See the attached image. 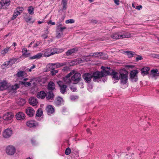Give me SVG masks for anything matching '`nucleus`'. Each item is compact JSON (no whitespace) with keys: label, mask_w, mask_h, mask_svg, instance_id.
<instances>
[{"label":"nucleus","mask_w":159,"mask_h":159,"mask_svg":"<svg viewBox=\"0 0 159 159\" xmlns=\"http://www.w3.org/2000/svg\"><path fill=\"white\" fill-rule=\"evenodd\" d=\"M103 71H97L93 72L92 75L93 78V80L95 81L97 80H99L102 77H104L110 74L109 70L110 68L109 67H105L102 66L101 67Z\"/></svg>","instance_id":"obj_1"},{"label":"nucleus","mask_w":159,"mask_h":159,"mask_svg":"<svg viewBox=\"0 0 159 159\" xmlns=\"http://www.w3.org/2000/svg\"><path fill=\"white\" fill-rule=\"evenodd\" d=\"M64 51L62 48H49L45 49L43 51L42 54L45 57H49L55 54L61 53Z\"/></svg>","instance_id":"obj_2"},{"label":"nucleus","mask_w":159,"mask_h":159,"mask_svg":"<svg viewBox=\"0 0 159 159\" xmlns=\"http://www.w3.org/2000/svg\"><path fill=\"white\" fill-rule=\"evenodd\" d=\"M131 34H127L126 33L117 32L111 35V37L113 39H120L129 38L130 37Z\"/></svg>","instance_id":"obj_3"},{"label":"nucleus","mask_w":159,"mask_h":159,"mask_svg":"<svg viewBox=\"0 0 159 159\" xmlns=\"http://www.w3.org/2000/svg\"><path fill=\"white\" fill-rule=\"evenodd\" d=\"M61 24L57 26L56 29V37L58 38H60L63 35L64 30L66 29V28L65 27H61Z\"/></svg>","instance_id":"obj_4"},{"label":"nucleus","mask_w":159,"mask_h":159,"mask_svg":"<svg viewBox=\"0 0 159 159\" xmlns=\"http://www.w3.org/2000/svg\"><path fill=\"white\" fill-rule=\"evenodd\" d=\"M81 79V75L80 73L78 72L74 73L71 77L72 82L74 84H76L80 81Z\"/></svg>","instance_id":"obj_5"},{"label":"nucleus","mask_w":159,"mask_h":159,"mask_svg":"<svg viewBox=\"0 0 159 159\" xmlns=\"http://www.w3.org/2000/svg\"><path fill=\"white\" fill-rule=\"evenodd\" d=\"M128 74V72L126 71H124L123 72L120 73L121 82L123 84H125L127 83Z\"/></svg>","instance_id":"obj_6"},{"label":"nucleus","mask_w":159,"mask_h":159,"mask_svg":"<svg viewBox=\"0 0 159 159\" xmlns=\"http://www.w3.org/2000/svg\"><path fill=\"white\" fill-rule=\"evenodd\" d=\"M16 150V148L14 146L9 145L7 147L6 152L8 155H12L15 153Z\"/></svg>","instance_id":"obj_7"},{"label":"nucleus","mask_w":159,"mask_h":159,"mask_svg":"<svg viewBox=\"0 0 159 159\" xmlns=\"http://www.w3.org/2000/svg\"><path fill=\"white\" fill-rule=\"evenodd\" d=\"M10 0H2L0 2V8H7L10 4Z\"/></svg>","instance_id":"obj_8"},{"label":"nucleus","mask_w":159,"mask_h":159,"mask_svg":"<svg viewBox=\"0 0 159 159\" xmlns=\"http://www.w3.org/2000/svg\"><path fill=\"white\" fill-rule=\"evenodd\" d=\"M57 84L60 87V92L61 93L64 94L66 92V90L67 88V86L63 84L62 81H60L58 82Z\"/></svg>","instance_id":"obj_9"},{"label":"nucleus","mask_w":159,"mask_h":159,"mask_svg":"<svg viewBox=\"0 0 159 159\" xmlns=\"http://www.w3.org/2000/svg\"><path fill=\"white\" fill-rule=\"evenodd\" d=\"M138 73V71L137 70L132 71L130 73V78L132 80H134V81L135 82L137 81L138 80L137 76V74Z\"/></svg>","instance_id":"obj_10"},{"label":"nucleus","mask_w":159,"mask_h":159,"mask_svg":"<svg viewBox=\"0 0 159 159\" xmlns=\"http://www.w3.org/2000/svg\"><path fill=\"white\" fill-rule=\"evenodd\" d=\"M12 134V131L10 128H7L5 129L3 133V136L5 138L10 137Z\"/></svg>","instance_id":"obj_11"},{"label":"nucleus","mask_w":159,"mask_h":159,"mask_svg":"<svg viewBox=\"0 0 159 159\" xmlns=\"http://www.w3.org/2000/svg\"><path fill=\"white\" fill-rule=\"evenodd\" d=\"M13 115L11 112H7L5 113L3 116V119L4 120H11L13 117Z\"/></svg>","instance_id":"obj_12"},{"label":"nucleus","mask_w":159,"mask_h":159,"mask_svg":"<svg viewBox=\"0 0 159 159\" xmlns=\"http://www.w3.org/2000/svg\"><path fill=\"white\" fill-rule=\"evenodd\" d=\"M46 110L48 115H50L54 112L55 109L52 105H47L46 108Z\"/></svg>","instance_id":"obj_13"},{"label":"nucleus","mask_w":159,"mask_h":159,"mask_svg":"<svg viewBox=\"0 0 159 159\" xmlns=\"http://www.w3.org/2000/svg\"><path fill=\"white\" fill-rule=\"evenodd\" d=\"M25 112L30 117L33 116L35 113L33 108L31 107H28L26 110Z\"/></svg>","instance_id":"obj_14"},{"label":"nucleus","mask_w":159,"mask_h":159,"mask_svg":"<svg viewBox=\"0 0 159 159\" xmlns=\"http://www.w3.org/2000/svg\"><path fill=\"white\" fill-rule=\"evenodd\" d=\"M26 125L30 127H36L38 125L37 122L33 120H29L27 121L26 123Z\"/></svg>","instance_id":"obj_15"},{"label":"nucleus","mask_w":159,"mask_h":159,"mask_svg":"<svg viewBox=\"0 0 159 159\" xmlns=\"http://www.w3.org/2000/svg\"><path fill=\"white\" fill-rule=\"evenodd\" d=\"M83 77L86 82H89L93 77V75L90 73H86L84 74Z\"/></svg>","instance_id":"obj_16"},{"label":"nucleus","mask_w":159,"mask_h":159,"mask_svg":"<svg viewBox=\"0 0 159 159\" xmlns=\"http://www.w3.org/2000/svg\"><path fill=\"white\" fill-rule=\"evenodd\" d=\"M111 69L109 70L110 74L108 75H111L112 76V78L116 80H119L120 79V75L117 72H116L114 70L111 73L110 71Z\"/></svg>","instance_id":"obj_17"},{"label":"nucleus","mask_w":159,"mask_h":159,"mask_svg":"<svg viewBox=\"0 0 159 159\" xmlns=\"http://www.w3.org/2000/svg\"><path fill=\"white\" fill-rule=\"evenodd\" d=\"M16 116L17 120H22L25 119V116L23 113L19 112L16 114Z\"/></svg>","instance_id":"obj_18"},{"label":"nucleus","mask_w":159,"mask_h":159,"mask_svg":"<svg viewBox=\"0 0 159 159\" xmlns=\"http://www.w3.org/2000/svg\"><path fill=\"white\" fill-rule=\"evenodd\" d=\"M63 99L62 98L58 97L56 98L54 102L56 106H58L63 103Z\"/></svg>","instance_id":"obj_19"},{"label":"nucleus","mask_w":159,"mask_h":159,"mask_svg":"<svg viewBox=\"0 0 159 159\" xmlns=\"http://www.w3.org/2000/svg\"><path fill=\"white\" fill-rule=\"evenodd\" d=\"M29 103L33 106L37 105L38 103L37 100L35 98L32 97L29 100Z\"/></svg>","instance_id":"obj_20"},{"label":"nucleus","mask_w":159,"mask_h":159,"mask_svg":"<svg viewBox=\"0 0 159 159\" xmlns=\"http://www.w3.org/2000/svg\"><path fill=\"white\" fill-rule=\"evenodd\" d=\"M47 94L45 92L41 91L38 93L37 97L38 98L43 99L46 96Z\"/></svg>","instance_id":"obj_21"},{"label":"nucleus","mask_w":159,"mask_h":159,"mask_svg":"<svg viewBox=\"0 0 159 159\" xmlns=\"http://www.w3.org/2000/svg\"><path fill=\"white\" fill-rule=\"evenodd\" d=\"M8 88L7 83L6 81H3L0 83V90H3Z\"/></svg>","instance_id":"obj_22"},{"label":"nucleus","mask_w":159,"mask_h":159,"mask_svg":"<svg viewBox=\"0 0 159 159\" xmlns=\"http://www.w3.org/2000/svg\"><path fill=\"white\" fill-rule=\"evenodd\" d=\"M150 70V68L148 67H144L141 69L142 75L144 76L148 74V71Z\"/></svg>","instance_id":"obj_23"},{"label":"nucleus","mask_w":159,"mask_h":159,"mask_svg":"<svg viewBox=\"0 0 159 159\" xmlns=\"http://www.w3.org/2000/svg\"><path fill=\"white\" fill-rule=\"evenodd\" d=\"M55 84L52 81L49 82L48 85V89L49 91H52L55 89Z\"/></svg>","instance_id":"obj_24"},{"label":"nucleus","mask_w":159,"mask_h":159,"mask_svg":"<svg viewBox=\"0 0 159 159\" xmlns=\"http://www.w3.org/2000/svg\"><path fill=\"white\" fill-rule=\"evenodd\" d=\"M66 65V63H55L54 64H52L51 66L50 64H48L47 65L48 66H51V69H53V68L52 67V66L53 65H56V66L57 68H59L61 66H64Z\"/></svg>","instance_id":"obj_25"},{"label":"nucleus","mask_w":159,"mask_h":159,"mask_svg":"<svg viewBox=\"0 0 159 159\" xmlns=\"http://www.w3.org/2000/svg\"><path fill=\"white\" fill-rule=\"evenodd\" d=\"M124 53H126L129 58H131L136 55L134 52L131 51H126L124 52Z\"/></svg>","instance_id":"obj_26"},{"label":"nucleus","mask_w":159,"mask_h":159,"mask_svg":"<svg viewBox=\"0 0 159 159\" xmlns=\"http://www.w3.org/2000/svg\"><path fill=\"white\" fill-rule=\"evenodd\" d=\"M46 94V99L47 100H53L54 97V95L52 92H48Z\"/></svg>","instance_id":"obj_27"},{"label":"nucleus","mask_w":159,"mask_h":159,"mask_svg":"<svg viewBox=\"0 0 159 159\" xmlns=\"http://www.w3.org/2000/svg\"><path fill=\"white\" fill-rule=\"evenodd\" d=\"M77 51V50L75 48H73L70 50H69L67 51L66 54L67 56L71 55L72 54L74 53Z\"/></svg>","instance_id":"obj_28"},{"label":"nucleus","mask_w":159,"mask_h":159,"mask_svg":"<svg viewBox=\"0 0 159 159\" xmlns=\"http://www.w3.org/2000/svg\"><path fill=\"white\" fill-rule=\"evenodd\" d=\"M42 54L40 53H38L33 56L30 57L29 59L32 60L34 59H39L42 57Z\"/></svg>","instance_id":"obj_29"},{"label":"nucleus","mask_w":159,"mask_h":159,"mask_svg":"<svg viewBox=\"0 0 159 159\" xmlns=\"http://www.w3.org/2000/svg\"><path fill=\"white\" fill-rule=\"evenodd\" d=\"M67 0H62L61 5L62 7V10H65L67 9Z\"/></svg>","instance_id":"obj_30"},{"label":"nucleus","mask_w":159,"mask_h":159,"mask_svg":"<svg viewBox=\"0 0 159 159\" xmlns=\"http://www.w3.org/2000/svg\"><path fill=\"white\" fill-rule=\"evenodd\" d=\"M17 102L18 105L23 106L25 104L26 102L24 99L20 98L17 100Z\"/></svg>","instance_id":"obj_31"},{"label":"nucleus","mask_w":159,"mask_h":159,"mask_svg":"<svg viewBox=\"0 0 159 159\" xmlns=\"http://www.w3.org/2000/svg\"><path fill=\"white\" fill-rule=\"evenodd\" d=\"M25 21L29 23L32 24L34 22V20L32 19L30 15L27 17H25Z\"/></svg>","instance_id":"obj_32"},{"label":"nucleus","mask_w":159,"mask_h":159,"mask_svg":"<svg viewBox=\"0 0 159 159\" xmlns=\"http://www.w3.org/2000/svg\"><path fill=\"white\" fill-rule=\"evenodd\" d=\"M25 71H18L16 74V76L18 77H23L26 74Z\"/></svg>","instance_id":"obj_33"},{"label":"nucleus","mask_w":159,"mask_h":159,"mask_svg":"<svg viewBox=\"0 0 159 159\" xmlns=\"http://www.w3.org/2000/svg\"><path fill=\"white\" fill-rule=\"evenodd\" d=\"M10 50V47H7L2 50L1 51V54L3 55H5Z\"/></svg>","instance_id":"obj_34"},{"label":"nucleus","mask_w":159,"mask_h":159,"mask_svg":"<svg viewBox=\"0 0 159 159\" xmlns=\"http://www.w3.org/2000/svg\"><path fill=\"white\" fill-rule=\"evenodd\" d=\"M10 65L7 61H6L2 65L1 67L2 69H5L9 67Z\"/></svg>","instance_id":"obj_35"},{"label":"nucleus","mask_w":159,"mask_h":159,"mask_svg":"<svg viewBox=\"0 0 159 159\" xmlns=\"http://www.w3.org/2000/svg\"><path fill=\"white\" fill-rule=\"evenodd\" d=\"M43 114V111L42 108H39L36 111V115L38 117H40Z\"/></svg>","instance_id":"obj_36"},{"label":"nucleus","mask_w":159,"mask_h":159,"mask_svg":"<svg viewBox=\"0 0 159 159\" xmlns=\"http://www.w3.org/2000/svg\"><path fill=\"white\" fill-rule=\"evenodd\" d=\"M23 10V8L22 7H17L15 11L20 15L22 13Z\"/></svg>","instance_id":"obj_37"},{"label":"nucleus","mask_w":159,"mask_h":159,"mask_svg":"<svg viewBox=\"0 0 159 159\" xmlns=\"http://www.w3.org/2000/svg\"><path fill=\"white\" fill-rule=\"evenodd\" d=\"M63 80L65 83L66 84H69L72 81L71 79H70V78H68L66 77L63 78Z\"/></svg>","instance_id":"obj_38"},{"label":"nucleus","mask_w":159,"mask_h":159,"mask_svg":"<svg viewBox=\"0 0 159 159\" xmlns=\"http://www.w3.org/2000/svg\"><path fill=\"white\" fill-rule=\"evenodd\" d=\"M134 153L131 154H126L125 155V157L127 159H134L132 155H134Z\"/></svg>","instance_id":"obj_39"},{"label":"nucleus","mask_w":159,"mask_h":159,"mask_svg":"<svg viewBox=\"0 0 159 159\" xmlns=\"http://www.w3.org/2000/svg\"><path fill=\"white\" fill-rule=\"evenodd\" d=\"M28 11L30 15H33L34 13V8L32 6L29 7Z\"/></svg>","instance_id":"obj_40"},{"label":"nucleus","mask_w":159,"mask_h":159,"mask_svg":"<svg viewBox=\"0 0 159 159\" xmlns=\"http://www.w3.org/2000/svg\"><path fill=\"white\" fill-rule=\"evenodd\" d=\"M71 149L70 148L68 147L66 149L65 152V153L66 155H68L71 153Z\"/></svg>","instance_id":"obj_41"},{"label":"nucleus","mask_w":159,"mask_h":159,"mask_svg":"<svg viewBox=\"0 0 159 159\" xmlns=\"http://www.w3.org/2000/svg\"><path fill=\"white\" fill-rule=\"evenodd\" d=\"M135 55L137 56V57L135 58V60L136 61H139L143 59L142 57L141 56L136 54Z\"/></svg>","instance_id":"obj_42"},{"label":"nucleus","mask_w":159,"mask_h":159,"mask_svg":"<svg viewBox=\"0 0 159 159\" xmlns=\"http://www.w3.org/2000/svg\"><path fill=\"white\" fill-rule=\"evenodd\" d=\"M75 22V20L73 19H70L67 20L65 21V23L66 24L68 23H73Z\"/></svg>","instance_id":"obj_43"},{"label":"nucleus","mask_w":159,"mask_h":159,"mask_svg":"<svg viewBox=\"0 0 159 159\" xmlns=\"http://www.w3.org/2000/svg\"><path fill=\"white\" fill-rule=\"evenodd\" d=\"M19 15V14H18V13H16V12L15 11L13 14V16L11 18V20H14L16 18V17L17 16H18Z\"/></svg>","instance_id":"obj_44"},{"label":"nucleus","mask_w":159,"mask_h":159,"mask_svg":"<svg viewBox=\"0 0 159 159\" xmlns=\"http://www.w3.org/2000/svg\"><path fill=\"white\" fill-rule=\"evenodd\" d=\"M75 73V71L73 70L71 72H70L69 74H67L65 77H67V78H70V76H71L72 75L74 74Z\"/></svg>","instance_id":"obj_45"},{"label":"nucleus","mask_w":159,"mask_h":159,"mask_svg":"<svg viewBox=\"0 0 159 159\" xmlns=\"http://www.w3.org/2000/svg\"><path fill=\"white\" fill-rule=\"evenodd\" d=\"M7 61L9 63L10 66H11L12 65L14 64L15 63V61L14 59H11L9 61Z\"/></svg>","instance_id":"obj_46"},{"label":"nucleus","mask_w":159,"mask_h":159,"mask_svg":"<svg viewBox=\"0 0 159 159\" xmlns=\"http://www.w3.org/2000/svg\"><path fill=\"white\" fill-rule=\"evenodd\" d=\"M158 71V70L157 69H153L151 70V72L153 75H155V74H157Z\"/></svg>","instance_id":"obj_47"},{"label":"nucleus","mask_w":159,"mask_h":159,"mask_svg":"<svg viewBox=\"0 0 159 159\" xmlns=\"http://www.w3.org/2000/svg\"><path fill=\"white\" fill-rule=\"evenodd\" d=\"M58 71L56 70H53L51 71V74L52 75H54L56 74L57 73Z\"/></svg>","instance_id":"obj_48"},{"label":"nucleus","mask_w":159,"mask_h":159,"mask_svg":"<svg viewBox=\"0 0 159 159\" xmlns=\"http://www.w3.org/2000/svg\"><path fill=\"white\" fill-rule=\"evenodd\" d=\"M30 55V54L29 53H24V54H22V55L23 56H24L26 57H29Z\"/></svg>","instance_id":"obj_49"},{"label":"nucleus","mask_w":159,"mask_h":159,"mask_svg":"<svg viewBox=\"0 0 159 159\" xmlns=\"http://www.w3.org/2000/svg\"><path fill=\"white\" fill-rule=\"evenodd\" d=\"M27 50L26 48H24L22 51V54H24V53H27Z\"/></svg>","instance_id":"obj_50"},{"label":"nucleus","mask_w":159,"mask_h":159,"mask_svg":"<svg viewBox=\"0 0 159 159\" xmlns=\"http://www.w3.org/2000/svg\"><path fill=\"white\" fill-rule=\"evenodd\" d=\"M115 3L117 5H119V0H114Z\"/></svg>","instance_id":"obj_51"},{"label":"nucleus","mask_w":159,"mask_h":159,"mask_svg":"<svg viewBox=\"0 0 159 159\" xmlns=\"http://www.w3.org/2000/svg\"><path fill=\"white\" fill-rule=\"evenodd\" d=\"M142 8V6L141 5H139L136 6V8L138 10H140Z\"/></svg>","instance_id":"obj_52"},{"label":"nucleus","mask_w":159,"mask_h":159,"mask_svg":"<svg viewBox=\"0 0 159 159\" xmlns=\"http://www.w3.org/2000/svg\"><path fill=\"white\" fill-rule=\"evenodd\" d=\"M48 22V24H51L52 25H54L55 24V22H52L51 20H50Z\"/></svg>","instance_id":"obj_53"},{"label":"nucleus","mask_w":159,"mask_h":159,"mask_svg":"<svg viewBox=\"0 0 159 159\" xmlns=\"http://www.w3.org/2000/svg\"><path fill=\"white\" fill-rule=\"evenodd\" d=\"M42 37H43V38L44 39H46L48 37V36L47 35L45 34L42 35Z\"/></svg>","instance_id":"obj_54"},{"label":"nucleus","mask_w":159,"mask_h":159,"mask_svg":"<svg viewBox=\"0 0 159 159\" xmlns=\"http://www.w3.org/2000/svg\"><path fill=\"white\" fill-rule=\"evenodd\" d=\"M70 89L71 90L73 91V92L75 91L76 90V89L75 88H73L72 87H70Z\"/></svg>","instance_id":"obj_55"},{"label":"nucleus","mask_w":159,"mask_h":159,"mask_svg":"<svg viewBox=\"0 0 159 159\" xmlns=\"http://www.w3.org/2000/svg\"><path fill=\"white\" fill-rule=\"evenodd\" d=\"M20 83L21 84L24 85L25 86L26 85V82L25 81H20Z\"/></svg>","instance_id":"obj_56"},{"label":"nucleus","mask_w":159,"mask_h":159,"mask_svg":"<svg viewBox=\"0 0 159 159\" xmlns=\"http://www.w3.org/2000/svg\"><path fill=\"white\" fill-rule=\"evenodd\" d=\"M31 85V83L30 82H26V85L30 86Z\"/></svg>","instance_id":"obj_57"},{"label":"nucleus","mask_w":159,"mask_h":159,"mask_svg":"<svg viewBox=\"0 0 159 159\" xmlns=\"http://www.w3.org/2000/svg\"><path fill=\"white\" fill-rule=\"evenodd\" d=\"M157 54H152V56L154 57L157 58Z\"/></svg>","instance_id":"obj_58"},{"label":"nucleus","mask_w":159,"mask_h":159,"mask_svg":"<svg viewBox=\"0 0 159 159\" xmlns=\"http://www.w3.org/2000/svg\"><path fill=\"white\" fill-rule=\"evenodd\" d=\"M15 89H17V88H18L19 87V86L17 84H16L15 85Z\"/></svg>","instance_id":"obj_59"},{"label":"nucleus","mask_w":159,"mask_h":159,"mask_svg":"<svg viewBox=\"0 0 159 159\" xmlns=\"http://www.w3.org/2000/svg\"><path fill=\"white\" fill-rule=\"evenodd\" d=\"M36 66L35 65H33V66H32L30 68H31V69L32 70L34 69V68Z\"/></svg>","instance_id":"obj_60"},{"label":"nucleus","mask_w":159,"mask_h":159,"mask_svg":"<svg viewBox=\"0 0 159 159\" xmlns=\"http://www.w3.org/2000/svg\"><path fill=\"white\" fill-rule=\"evenodd\" d=\"M32 69H31V68H30V69H26V70L27 71H29V72H31L32 70Z\"/></svg>","instance_id":"obj_61"},{"label":"nucleus","mask_w":159,"mask_h":159,"mask_svg":"<svg viewBox=\"0 0 159 159\" xmlns=\"http://www.w3.org/2000/svg\"><path fill=\"white\" fill-rule=\"evenodd\" d=\"M16 45V43L15 42H14L12 44V46H13L14 47H15Z\"/></svg>","instance_id":"obj_62"},{"label":"nucleus","mask_w":159,"mask_h":159,"mask_svg":"<svg viewBox=\"0 0 159 159\" xmlns=\"http://www.w3.org/2000/svg\"><path fill=\"white\" fill-rule=\"evenodd\" d=\"M86 131L88 133H89L90 131V129H86Z\"/></svg>","instance_id":"obj_63"},{"label":"nucleus","mask_w":159,"mask_h":159,"mask_svg":"<svg viewBox=\"0 0 159 159\" xmlns=\"http://www.w3.org/2000/svg\"><path fill=\"white\" fill-rule=\"evenodd\" d=\"M43 21H38V24H42V23H43Z\"/></svg>","instance_id":"obj_64"}]
</instances>
